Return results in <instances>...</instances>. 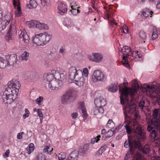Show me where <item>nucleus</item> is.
Instances as JSON below:
<instances>
[{"label": "nucleus", "mask_w": 160, "mask_h": 160, "mask_svg": "<svg viewBox=\"0 0 160 160\" xmlns=\"http://www.w3.org/2000/svg\"><path fill=\"white\" fill-rule=\"evenodd\" d=\"M126 47H127V46H125L123 47L122 49L121 50V52L123 53L124 52H125L126 50Z\"/></svg>", "instance_id": "nucleus-62"}, {"label": "nucleus", "mask_w": 160, "mask_h": 160, "mask_svg": "<svg viewBox=\"0 0 160 160\" xmlns=\"http://www.w3.org/2000/svg\"><path fill=\"white\" fill-rule=\"evenodd\" d=\"M43 82L46 87L49 86L51 82L54 79L60 81L61 82H65L66 80L65 72H59L55 70H52L51 72L45 73L43 76Z\"/></svg>", "instance_id": "nucleus-4"}, {"label": "nucleus", "mask_w": 160, "mask_h": 160, "mask_svg": "<svg viewBox=\"0 0 160 160\" xmlns=\"http://www.w3.org/2000/svg\"><path fill=\"white\" fill-rule=\"evenodd\" d=\"M36 28H37L40 30H48V27L47 25L44 23H41L38 21H37V23L36 26Z\"/></svg>", "instance_id": "nucleus-21"}, {"label": "nucleus", "mask_w": 160, "mask_h": 160, "mask_svg": "<svg viewBox=\"0 0 160 160\" xmlns=\"http://www.w3.org/2000/svg\"><path fill=\"white\" fill-rule=\"evenodd\" d=\"M34 149V145L32 143H30L29 146L26 148V150L28 151V153L30 154Z\"/></svg>", "instance_id": "nucleus-31"}, {"label": "nucleus", "mask_w": 160, "mask_h": 160, "mask_svg": "<svg viewBox=\"0 0 160 160\" xmlns=\"http://www.w3.org/2000/svg\"><path fill=\"white\" fill-rule=\"evenodd\" d=\"M107 146L104 145L102 146L100 149L97 152V154H101L106 150Z\"/></svg>", "instance_id": "nucleus-38"}, {"label": "nucleus", "mask_w": 160, "mask_h": 160, "mask_svg": "<svg viewBox=\"0 0 160 160\" xmlns=\"http://www.w3.org/2000/svg\"><path fill=\"white\" fill-rule=\"evenodd\" d=\"M2 96L3 101L5 103L11 104L17 98L21 85L15 79L9 82Z\"/></svg>", "instance_id": "nucleus-2"}, {"label": "nucleus", "mask_w": 160, "mask_h": 160, "mask_svg": "<svg viewBox=\"0 0 160 160\" xmlns=\"http://www.w3.org/2000/svg\"><path fill=\"white\" fill-rule=\"evenodd\" d=\"M10 153V151L9 149H8L7 150L6 152L4 153L3 154V157L5 158L7 157L8 156L9 153Z\"/></svg>", "instance_id": "nucleus-56"}, {"label": "nucleus", "mask_w": 160, "mask_h": 160, "mask_svg": "<svg viewBox=\"0 0 160 160\" xmlns=\"http://www.w3.org/2000/svg\"><path fill=\"white\" fill-rule=\"evenodd\" d=\"M27 7L30 8H36L37 6V3L34 0H30L29 3L27 4Z\"/></svg>", "instance_id": "nucleus-26"}, {"label": "nucleus", "mask_w": 160, "mask_h": 160, "mask_svg": "<svg viewBox=\"0 0 160 160\" xmlns=\"http://www.w3.org/2000/svg\"><path fill=\"white\" fill-rule=\"evenodd\" d=\"M34 160H46L44 155L42 153H40L34 158Z\"/></svg>", "instance_id": "nucleus-32"}, {"label": "nucleus", "mask_w": 160, "mask_h": 160, "mask_svg": "<svg viewBox=\"0 0 160 160\" xmlns=\"http://www.w3.org/2000/svg\"><path fill=\"white\" fill-rule=\"evenodd\" d=\"M156 103L157 104L159 107H160V99H157L156 101Z\"/></svg>", "instance_id": "nucleus-64"}, {"label": "nucleus", "mask_w": 160, "mask_h": 160, "mask_svg": "<svg viewBox=\"0 0 160 160\" xmlns=\"http://www.w3.org/2000/svg\"><path fill=\"white\" fill-rule=\"evenodd\" d=\"M94 102L96 106L101 107H102L106 104V100L102 97H100L96 99Z\"/></svg>", "instance_id": "nucleus-15"}, {"label": "nucleus", "mask_w": 160, "mask_h": 160, "mask_svg": "<svg viewBox=\"0 0 160 160\" xmlns=\"http://www.w3.org/2000/svg\"><path fill=\"white\" fill-rule=\"evenodd\" d=\"M128 134H130L132 132V128L129 126L126 125L124 126Z\"/></svg>", "instance_id": "nucleus-48"}, {"label": "nucleus", "mask_w": 160, "mask_h": 160, "mask_svg": "<svg viewBox=\"0 0 160 160\" xmlns=\"http://www.w3.org/2000/svg\"><path fill=\"white\" fill-rule=\"evenodd\" d=\"M104 78V75L102 72L99 70H96L92 76V80L93 82L102 81Z\"/></svg>", "instance_id": "nucleus-11"}, {"label": "nucleus", "mask_w": 160, "mask_h": 160, "mask_svg": "<svg viewBox=\"0 0 160 160\" xmlns=\"http://www.w3.org/2000/svg\"><path fill=\"white\" fill-rule=\"evenodd\" d=\"M140 145L138 139L131 138L129 136H128V140L125 142L124 147L126 148L129 147V150L127 154L133 156L135 159L132 160H146L140 152L136 151L137 148H138Z\"/></svg>", "instance_id": "nucleus-3"}, {"label": "nucleus", "mask_w": 160, "mask_h": 160, "mask_svg": "<svg viewBox=\"0 0 160 160\" xmlns=\"http://www.w3.org/2000/svg\"><path fill=\"white\" fill-rule=\"evenodd\" d=\"M85 80L84 78H80L78 79L75 80L74 82L77 86L79 87L82 86L85 82Z\"/></svg>", "instance_id": "nucleus-25"}, {"label": "nucleus", "mask_w": 160, "mask_h": 160, "mask_svg": "<svg viewBox=\"0 0 160 160\" xmlns=\"http://www.w3.org/2000/svg\"><path fill=\"white\" fill-rule=\"evenodd\" d=\"M77 95L76 92L73 89L68 90L62 96V102L65 103L67 101L72 102L75 99Z\"/></svg>", "instance_id": "nucleus-10"}, {"label": "nucleus", "mask_w": 160, "mask_h": 160, "mask_svg": "<svg viewBox=\"0 0 160 160\" xmlns=\"http://www.w3.org/2000/svg\"><path fill=\"white\" fill-rule=\"evenodd\" d=\"M12 26H10L6 37V39L8 42H10L12 39Z\"/></svg>", "instance_id": "nucleus-20"}, {"label": "nucleus", "mask_w": 160, "mask_h": 160, "mask_svg": "<svg viewBox=\"0 0 160 160\" xmlns=\"http://www.w3.org/2000/svg\"><path fill=\"white\" fill-rule=\"evenodd\" d=\"M114 123L112 120L109 119L108 123H107V126L109 128H111V127L112 126Z\"/></svg>", "instance_id": "nucleus-49"}, {"label": "nucleus", "mask_w": 160, "mask_h": 160, "mask_svg": "<svg viewBox=\"0 0 160 160\" xmlns=\"http://www.w3.org/2000/svg\"><path fill=\"white\" fill-rule=\"evenodd\" d=\"M58 160H64L66 157L65 153L63 152H61L58 155Z\"/></svg>", "instance_id": "nucleus-34"}, {"label": "nucleus", "mask_w": 160, "mask_h": 160, "mask_svg": "<svg viewBox=\"0 0 160 160\" xmlns=\"http://www.w3.org/2000/svg\"><path fill=\"white\" fill-rule=\"evenodd\" d=\"M109 138L108 137V136L106 134L105 135H102V139L103 140H106L108 138Z\"/></svg>", "instance_id": "nucleus-60"}, {"label": "nucleus", "mask_w": 160, "mask_h": 160, "mask_svg": "<svg viewBox=\"0 0 160 160\" xmlns=\"http://www.w3.org/2000/svg\"><path fill=\"white\" fill-rule=\"evenodd\" d=\"M116 132V131H112L111 130H108L106 133L107 135L109 138L113 136L114 133Z\"/></svg>", "instance_id": "nucleus-40"}, {"label": "nucleus", "mask_w": 160, "mask_h": 160, "mask_svg": "<svg viewBox=\"0 0 160 160\" xmlns=\"http://www.w3.org/2000/svg\"><path fill=\"white\" fill-rule=\"evenodd\" d=\"M60 81L54 79L49 84V86H47V88L50 89L52 90H57L60 89L62 83L58 82ZM60 82H61L60 81Z\"/></svg>", "instance_id": "nucleus-12"}, {"label": "nucleus", "mask_w": 160, "mask_h": 160, "mask_svg": "<svg viewBox=\"0 0 160 160\" xmlns=\"http://www.w3.org/2000/svg\"><path fill=\"white\" fill-rule=\"evenodd\" d=\"M38 116L40 117H43V115L42 112L41 111V110L40 109H38Z\"/></svg>", "instance_id": "nucleus-57"}, {"label": "nucleus", "mask_w": 160, "mask_h": 160, "mask_svg": "<svg viewBox=\"0 0 160 160\" xmlns=\"http://www.w3.org/2000/svg\"><path fill=\"white\" fill-rule=\"evenodd\" d=\"M17 138L18 139H21L22 138V135L20 134V133H18L17 134Z\"/></svg>", "instance_id": "nucleus-63"}, {"label": "nucleus", "mask_w": 160, "mask_h": 160, "mask_svg": "<svg viewBox=\"0 0 160 160\" xmlns=\"http://www.w3.org/2000/svg\"><path fill=\"white\" fill-rule=\"evenodd\" d=\"M78 115L77 112H74L71 114V116L73 119H76L77 118Z\"/></svg>", "instance_id": "nucleus-58"}, {"label": "nucleus", "mask_w": 160, "mask_h": 160, "mask_svg": "<svg viewBox=\"0 0 160 160\" xmlns=\"http://www.w3.org/2000/svg\"><path fill=\"white\" fill-rule=\"evenodd\" d=\"M43 99L42 97L40 96L35 100V102L38 105H41V102L42 101Z\"/></svg>", "instance_id": "nucleus-47"}, {"label": "nucleus", "mask_w": 160, "mask_h": 160, "mask_svg": "<svg viewBox=\"0 0 160 160\" xmlns=\"http://www.w3.org/2000/svg\"><path fill=\"white\" fill-rule=\"evenodd\" d=\"M42 5L44 6H49L50 4V0H40Z\"/></svg>", "instance_id": "nucleus-36"}, {"label": "nucleus", "mask_w": 160, "mask_h": 160, "mask_svg": "<svg viewBox=\"0 0 160 160\" xmlns=\"http://www.w3.org/2000/svg\"><path fill=\"white\" fill-rule=\"evenodd\" d=\"M132 81L134 88H128L126 86L124 88L120 86L119 88L120 103L122 105L124 104L123 108L125 115V113L127 112L130 114H132L136 110V105L133 102V98L139 86L137 80H134Z\"/></svg>", "instance_id": "nucleus-1"}, {"label": "nucleus", "mask_w": 160, "mask_h": 160, "mask_svg": "<svg viewBox=\"0 0 160 160\" xmlns=\"http://www.w3.org/2000/svg\"><path fill=\"white\" fill-rule=\"evenodd\" d=\"M104 109L102 107L96 106L93 110V113L94 115H98L99 114H102L104 112Z\"/></svg>", "instance_id": "nucleus-22"}, {"label": "nucleus", "mask_w": 160, "mask_h": 160, "mask_svg": "<svg viewBox=\"0 0 160 160\" xmlns=\"http://www.w3.org/2000/svg\"><path fill=\"white\" fill-rule=\"evenodd\" d=\"M71 9H72L71 10L72 13L73 15H76L78 13V11L76 10L75 8H74V7L72 5L71 6Z\"/></svg>", "instance_id": "nucleus-42"}, {"label": "nucleus", "mask_w": 160, "mask_h": 160, "mask_svg": "<svg viewBox=\"0 0 160 160\" xmlns=\"http://www.w3.org/2000/svg\"><path fill=\"white\" fill-rule=\"evenodd\" d=\"M13 4L14 7L17 8V10L15 12V16L17 17H18L22 13L19 0H13Z\"/></svg>", "instance_id": "nucleus-14"}, {"label": "nucleus", "mask_w": 160, "mask_h": 160, "mask_svg": "<svg viewBox=\"0 0 160 160\" xmlns=\"http://www.w3.org/2000/svg\"><path fill=\"white\" fill-rule=\"evenodd\" d=\"M82 116L85 119H86L88 117V114L87 113L86 109L82 111Z\"/></svg>", "instance_id": "nucleus-53"}, {"label": "nucleus", "mask_w": 160, "mask_h": 160, "mask_svg": "<svg viewBox=\"0 0 160 160\" xmlns=\"http://www.w3.org/2000/svg\"><path fill=\"white\" fill-rule=\"evenodd\" d=\"M34 73H30L27 76L26 78L29 81L33 79L34 78Z\"/></svg>", "instance_id": "nucleus-39"}, {"label": "nucleus", "mask_w": 160, "mask_h": 160, "mask_svg": "<svg viewBox=\"0 0 160 160\" xmlns=\"http://www.w3.org/2000/svg\"><path fill=\"white\" fill-rule=\"evenodd\" d=\"M136 128L135 132L138 139L142 140L145 139V133L142 132L141 127L138 126ZM139 141L140 145L138 148H137L136 150L138 149L140 152H142L144 154H147L150 151V148L149 145H146L144 147L142 148V144L140 140H139Z\"/></svg>", "instance_id": "nucleus-6"}, {"label": "nucleus", "mask_w": 160, "mask_h": 160, "mask_svg": "<svg viewBox=\"0 0 160 160\" xmlns=\"http://www.w3.org/2000/svg\"><path fill=\"white\" fill-rule=\"evenodd\" d=\"M58 10L59 11L58 12L61 14H63L67 12V8L64 3L59 2L58 3Z\"/></svg>", "instance_id": "nucleus-17"}, {"label": "nucleus", "mask_w": 160, "mask_h": 160, "mask_svg": "<svg viewBox=\"0 0 160 160\" xmlns=\"http://www.w3.org/2000/svg\"><path fill=\"white\" fill-rule=\"evenodd\" d=\"M50 149V147L48 146H46L45 148L43 149V152L46 154H48V149Z\"/></svg>", "instance_id": "nucleus-54"}, {"label": "nucleus", "mask_w": 160, "mask_h": 160, "mask_svg": "<svg viewBox=\"0 0 160 160\" xmlns=\"http://www.w3.org/2000/svg\"><path fill=\"white\" fill-rule=\"evenodd\" d=\"M30 114L29 111L27 108L25 110V113L23 115V118L24 119L26 118L29 116Z\"/></svg>", "instance_id": "nucleus-46"}, {"label": "nucleus", "mask_w": 160, "mask_h": 160, "mask_svg": "<svg viewBox=\"0 0 160 160\" xmlns=\"http://www.w3.org/2000/svg\"><path fill=\"white\" fill-rule=\"evenodd\" d=\"M29 53L28 52L25 51L20 57V58L22 60L27 61L28 59Z\"/></svg>", "instance_id": "nucleus-27"}, {"label": "nucleus", "mask_w": 160, "mask_h": 160, "mask_svg": "<svg viewBox=\"0 0 160 160\" xmlns=\"http://www.w3.org/2000/svg\"><path fill=\"white\" fill-rule=\"evenodd\" d=\"M7 60H4L0 57V68H4L8 65H13L17 61V58L15 55L13 54L8 56V59Z\"/></svg>", "instance_id": "nucleus-8"}, {"label": "nucleus", "mask_w": 160, "mask_h": 160, "mask_svg": "<svg viewBox=\"0 0 160 160\" xmlns=\"http://www.w3.org/2000/svg\"><path fill=\"white\" fill-rule=\"evenodd\" d=\"M83 72L85 76L87 77L88 76V69L87 68H83Z\"/></svg>", "instance_id": "nucleus-55"}, {"label": "nucleus", "mask_w": 160, "mask_h": 160, "mask_svg": "<svg viewBox=\"0 0 160 160\" xmlns=\"http://www.w3.org/2000/svg\"><path fill=\"white\" fill-rule=\"evenodd\" d=\"M71 20L70 18H66L63 21V24L68 28L71 26Z\"/></svg>", "instance_id": "nucleus-28"}, {"label": "nucleus", "mask_w": 160, "mask_h": 160, "mask_svg": "<svg viewBox=\"0 0 160 160\" xmlns=\"http://www.w3.org/2000/svg\"><path fill=\"white\" fill-rule=\"evenodd\" d=\"M125 52H128V53H130V54H131L132 57H134V55H135V57H136L137 56H138L139 58H141V56H140V54L138 53V51H133L132 52H131L130 48L128 46L126 47V50Z\"/></svg>", "instance_id": "nucleus-23"}, {"label": "nucleus", "mask_w": 160, "mask_h": 160, "mask_svg": "<svg viewBox=\"0 0 160 160\" xmlns=\"http://www.w3.org/2000/svg\"><path fill=\"white\" fill-rule=\"evenodd\" d=\"M51 36L46 33L36 35L32 37V42L38 46L43 45L50 40Z\"/></svg>", "instance_id": "nucleus-7"}, {"label": "nucleus", "mask_w": 160, "mask_h": 160, "mask_svg": "<svg viewBox=\"0 0 160 160\" xmlns=\"http://www.w3.org/2000/svg\"><path fill=\"white\" fill-rule=\"evenodd\" d=\"M19 38L22 39L24 42L26 43H28L29 42V38L28 35L24 31L21 32L19 36Z\"/></svg>", "instance_id": "nucleus-19"}, {"label": "nucleus", "mask_w": 160, "mask_h": 160, "mask_svg": "<svg viewBox=\"0 0 160 160\" xmlns=\"http://www.w3.org/2000/svg\"><path fill=\"white\" fill-rule=\"evenodd\" d=\"M56 53H55L51 52L49 55V57L51 59L54 60L56 59Z\"/></svg>", "instance_id": "nucleus-45"}, {"label": "nucleus", "mask_w": 160, "mask_h": 160, "mask_svg": "<svg viewBox=\"0 0 160 160\" xmlns=\"http://www.w3.org/2000/svg\"><path fill=\"white\" fill-rule=\"evenodd\" d=\"M79 107L81 111L86 109L85 107L83 102H81L79 103Z\"/></svg>", "instance_id": "nucleus-50"}, {"label": "nucleus", "mask_w": 160, "mask_h": 160, "mask_svg": "<svg viewBox=\"0 0 160 160\" xmlns=\"http://www.w3.org/2000/svg\"><path fill=\"white\" fill-rule=\"evenodd\" d=\"M145 102L141 100L138 103V105L140 108L142 109H143V107H144Z\"/></svg>", "instance_id": "nucleus-51"}, {"label": "nucleus", "mask_w": 160, "mask_h": 160, "mask_svg": "<svg viewBox=\"0 0 160 160\" xmlns=\"http://www.w3.org/2000/svg\"><path fill=\"white\" fill-rule=\"evenodd\" d=\"M59 52L62 55H65L66 54V50L63 46H61L60 47L59 50Z\"/></svg>", "instance_id": "nucleus-44"}, {"label": "nucleus", "mask_w": 160, "mask_h": 160, "mask_svg": "<svg viewBox=\"0 0 160 160\" xmlns=\"http://www.w3.org/2000/svg\"><path fill=\"white\" fill-rule=\"evenodd\" d=\"M153 13V12L152 11H150L149 9L145 10L143 11L142 12V15L145 18L152 15Z\"/></svg>", "instance_id": "nucleus-33"}, {"label": "nucleus", "mask_w": 160, "mask_h": 160, "mask_svg": "<svg viewBox=\"0 0 160 160\" xmlns=\"http://www.w3.org/2000/svg\"><path fill=\"white\" fill-rule=\"evenodd\" d=\"M69 78L72 80L84 78L82 70L79 68H77L75 67H72L69 69Z\"/></svg>", "instance_id": "nucleus-9"}, {"label": "nucleus", "mask_w": 160, "mask_h": 160, "mask_svg": "<svg viewBox=\"0 0 160 160\" xmlns=\"http://www.w3.org/2000/svg\"><path fill=\"white\" fill-rule=\"evenodd\" d=\"M123 32L127 34L128 32V27H127L126 25H124L123 27Z\"/></svg>", "instance_id": "nucleus-52"}, {"label": "nucleus", "mask_w": 160, "mask_h": 160, "mask_svg": "<svg viewBox=\"0 0 160 160\" xmlns=\"http://www.w3.org/2000/svg\"><path fill=\"white\" fill-rule=\"evenodd\" d=\"M101 137V135H98L96 138H93L91 139V143L92 144H93L95 142H97L99 140L100 138Z\"/></svg>", "instance_id": "nucleus-37"}, {"label": "nucleus", "mask_w": 160, "mask_h": 160, "mask_svg": "<svg viewBox=\"0 0 160 160\" xmlns=\"http://www.w3.org/2000/svg\"><path fill=\"white\" fill-rule=\"evenodd\" d=\"M123 54V57H122V59L124 61H127L128 60V57L127 56H130L131 55L130 53H128V52H124L122 53Z\"/></svg>", "instance_id": "nucleus-41"}, {"label": "nucleus", "mask_w": 160, "mask_h": 160, "mask_svg": "<svg viewBox=\"0 0 160 160\" xmlns=\"http://www.w3.org/2000/svg\"><path fill=\"white\" fill-rule=\"evenodd\" d=\"M117 85V83L112 84L110 85L109 88H108V90L112 92H116L118 90Z\"/></svg>", "instance_id": "nucleus-24"}, {"label": "nucleus", "mask_w": 160, "mask_h": 160, "mask_svg": "<svg viewBox=\"0 0 160 160\" xmlns=\"http://www.w3.org/2000/svg\"><path fill=\"white\" fill-rule=\"evenodd\" d=\"M123 65L125 67H128L129 66V64L128 62V60L127 61H125V62L123 63Z\"/></svg>", "instance_id": "nucleus-61"}, {"label": "nucleus", "mask_w": 160, "mask_h": 160, "mask_svg": "<svg viewBox=\"0 0 160 160\" xmlns=\"http://www.w3.org/2000/svg\"><path fill=\"white\" fill-rule=\"evenodd\" d=\"M78 155V152L77 151H74L69 154L66 160H77Z\"/></svg>", "instance_id": "nucleus-18"}, {"label": "nucleus", "mask_w": 160, "mask_h": 160, "mask_svg": "<svg viewBox=\"0 0 160 160\" xmlns=\"http://www.w3.org/2000/svg\"><path fill=\"white\" fill-rule=\"evenodd\" d=\"M139 36L140 38L143 41V42L144 43L147 37L145 32L143 31H141L139 33Z\"/></svg>", "instance_id": "nucleus-29"}, {"label": "nucleus", "mask_w": 160, "mask_h": 160, "mask_svg": "<svg viewBox=\"0 0 160 160\" xmlns=\"http://www.w3.org/2000/svg\"><path fill=\"white\" fill-rule=\"evenodd\" d=\"M109 22L111 26H112L113 25H115L116 26L117 25V23L115 22L114 20H109Z\"/></svg>", "instance_id": "nucleus-59"}, {"label": "nucleus", "mask_w": 160, "mask_h": 160, "mask_svg": "<svg viewBox=\"0 0 160 160\" xmlns=\"http://www.w3.org/2000/svg\"><path fill=\"white\" fill-rule=\"evenodd\" d=\"M37 21L31 20L30 21H28L27 22V24L29 25L30 28H35L37 23Z\"/></svg>", "instance_id": "nucleus-30"}, {"label": "nucleus", "mask_w": 160, "mask_h": 160, "mask_svg": "<svg viewBox=\"0 0 160 160\" xmlns=\"http://www.w3.org/2000/svg\"><path fill=\"white\" fill-rule=\"evenodd\" d=\"M88 58L91 61L96 62H99L102 61L103 58V56L100 53H95L92 54V57L91 56H89Z\"/></svg>", "instance_id": "nucleus-13"}, {"label": "nucleus", "mask_w": 160, "mask_h": 160, "mask_svg": "<svg viewBox=\"0 0 160 160\" xmlns=\"http://www.w3.org/2000/svg\"><path fill=\"white\" fill-rule=\"evenodd\" d=\"M148 132H151L150 136L153 140H157V132L160 133V121L156 119L151 124H148L147 128Z\"/></svg>", "instance_id": "nucleus-5"}, {"label": "nucleus", "mask_w": 160, "mask_h": 160, "mask_svg": "<svg viewBox=\"0 0 160 160\" xmlns=\"http://www.w3.org/2000/svg\"><path fill=\"white\" fill-rule=\"evenodd\" d=\"M159 110L155 108L153 112V116L154 118H156L158 117L159 111Z\"/></svg>", "instance_id": "nucleus-43"}, {"label": "nucleus", "mask_w": 160, "mask_h": 160, "mask_svg": "<svg viewBox=\"0 0 160 160\" xmlns=\"http://www.w3.org/2000/svg\"><path fill=\"white\" fill-rule=\"evenodd\" d=\"M89 147V145L88 144H86L83 146H81L79 147L78 151V154L80 156H84L86 154V152L88 150Z\"/></svg>", "instance_id": "nucleus-16"}, {"label": "nucleus", "mask_w": 160, "mask_h": 160, "mask_svg": "<svg viewBox=\"0 0 160 160\" xmlns=\"http://www.w3.org/2000/svg\"><path fill=\"white\" fill-rule=\"evenodd\" d=\"M158 37L157 30L156 28L153 29V32L152 34V38L153 40L156 39Z\"/></svg>", "instance_id": "nucleus-35"}]
</instances>
